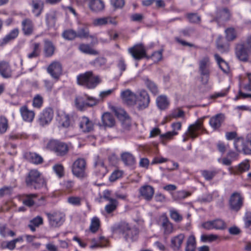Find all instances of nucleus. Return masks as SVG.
<instances>
[{
	"label": "nucleus",
	"mask_w": 251,
	"mask_h": 251,
	"mask_svg": "<svg viewBox=\"0 0 251 251\" xmlns=\"http://www.w3.org/2000/svg\"><path fill=\"white\" fill-rule=\"evenodd\" d=\"M30 5L32 7V13L36 17H39L44 9V1L42 0H31Z\"/></svg>",
	"instance_id": "6ab92c4d"
},
{
	"label": "nucleus",
	"mask_w": 251,
	"mask_h": 251,
	"mask_svg": "<svg viewBox=\"0 0 251 251\" xmlns=\"http://www.w3.org/2000/svg\"><path fill=\"white\" fill-rule=\"evenodd\" d=\"M121 98L123 101L128 105H133L137 100L136 95L131 90L126 89L121 93Z\"/></svg>",
	"instance_id": "f8f14e48"
},
{
	"label": "nucleus",
	"mask_w": 251,
	"mask_h": 251,
	"mask_svg": "<svg viewBox=\"0 0 251 251\" xmlns=\"http://www.w3.org/2000/svg\"><path fill=\"white\" fill-rule=\"evenodd\" d=\"M188 21L194 24H199L201 21V18L197 13H188L186 15Z\"/></svg>",
	"instance_id": "603ef678"
},
{
	"label": "nucleus",
	"mask_w": 251,
	"mask_h": 251,
	"mask_svg": "<svg viewBox=\"0 0 251 251\" xmlns=\"http://www.w3.org/2000/svg\"><path fill=\"white\" fill-rule=\"evenodd\" d=\"M226 38L228 41L234 40L236 37V32L233 27H228L225 30Z\"/></svg>",
	"instance_id": "37998d69"
},
{
	"label": "nucleus",
	"mask_w": 251,
	"mask_h": 251,
	"mask_svg": "<svg viewBox=\"0 0 251 251\" xmlns=\"http://www.w3.org/2000/svg\"><path fill=\"white\" fill-rule=\"evenodd\" d=\"M129 52L136 60H140L146 55V50L144 46L140 44L128 49Z\"/></svg>",
	"instance_id": "9b49d317"
},
{
	"label": "nucleus",
	"mask_w": 251,
	"mask_h": 251,
	"mask_svg": "<svg viewBox=\"0 0 251 251\" xmlns=\"http://www.w3.org/2000/svg\"><path fill=\"white\" fill-rule=\"evenodd\" d=\"M50 226L52 227H58L63 224L65 215L60 212H54L52 213H47Z\"/></svg>",
	"instance_id": "1a4fd4ad"
},
{
	"label": "nucleus",
	"mask_w": 251,
	"mask_h": 251,
	"mask_svg": "<svg viewBox=\"0 0 251 251\" xmlns=\"http://www.w3.org/2000/svg\"><path fill=\"white\" fill-rule=\"evenodd\" d=\"M99 103L97 99L85 95L84 97H77L75 99V105L77 108L81 111L88 107H92Z\"/></svg>",
	"instance_id": "7ed1b4c3"
},
{
	"label": "nucleus",
	"mask_w": 251,
	"mask_h": 251,
	"mask_svg": "<svg viewBox=\"0 0 251 251\" xmlns=\"http://www.w3.org/2000/svg\"><path fill=\"white\" fill-rule=\"evenodd\" d=\"M170 214L171 218L176 222H180L182 220V216L175 209H170Z\"/></svg>",
	"instance_id": "052dcab7"
},
{
	"label": "nucleus",
	"mask_w": 251,
	"mask_h": 251,
	"mask_svg": "<svg viewBox=\"0 0 251 251\" xmlns=\"http://www.w3.org/2000/svg\"><path fill=\"white\" fill-rule=\"evenodd\" d=\"M46 148L54 151L57 155L61 156L66 155L69 151V147L66 143L55 140L49 141Z\"/></svg>",
	"instance_id": "20e7f679"
},
{
	"label": "nucleus",
	"mask_w": 251,
	"mask_h": 251,
	"mask_svg": "<svg viewBox=\"0 0 251 251\" xmlns=\"http://www.w3.org/2000/svg\"><path fill=\"white\" fill-rule=\"evenodd\" d=\"M163 228V232L165 235H169L173 232L174 227L173 224L169 221L167 217L163 218L161 224Z\"/></svg>",
	"instance_id": "f704fd0d"
},
{
	"label": "nucleus",
	"mask_w": 251,
	"mask_h": 251,
	"mask_svg": "<svg viewBox=\"0 0 251 251\" xmlns=\"http://www.w3.org/2000/svg\"><path fill=\"white\" fill-rule=\"evenodd\" d=\"M89 8L93 11L100 12L104 9V4L101 0H91L89 3Z\"/></svg>",
	"instance_id": "2f4dec72"
},
{
	"label": "nucleus",
	"mask_w": 251,
	"mask_h": 251,
	"mask_svg": "<svg viewBox=\"0 0 251 251\" xmlns=\"http://www.w3.org/2000/svg\"><path fill=\"white\" fill-rule=\"evenodd\" d=\"M25 156L29 162L35 164H40L43 162V158L35 152H27Z\"/></svg>",
	"instance_id": "7c9ffc66"
},
{
	"label": "nucleus",
	"mask_w": 251,
	"mask_h": 251,
	"mask_svg": "<svg viewBox=\"0 0 251 251\" xmlns=\"http://www.w3.org/2000/svg\"><path fill=\"white\" fill-rule=\"evenodd\" d=\"M57 120L63 127H67L70 126V120L69 116L64 112L59 114Z\"/></svg>",
	"instance_id": "58836bf2"
},
{
	"label": "nucleus",
	"mask_w": 251,
	"mask_h": 251,
	"mask_svg": "<svg viewBox=\"0 0 251 251\" xmlns=\"http://www.w3.org/2000/svg\"><path fill=\"white\" fill-rule=\"evenodd\" d=\"M62 37L67 40H73L77 37L76 32L73 29H68L63 31Z\"/></svg>",
	"instance_id": "a18cd8bd"
},
{
	"label": "nucleus",
	"mask_w": 251,
	"mask_h": 251,
	"mask_svg": "<svg viewBox=\"0 0 251 251\" xmlns=\"http://www.w3.org/2000/svg\"><path fill=\"white\" fill-rule=\"evenodd\" d=\"M8 127L7 119L3 116H0V132L1 133L5 132Z\"/></svg>",
	"instance_id": "5fc2aeb1"
},
{
	"label": "nucleus",
	"mask_w": 251,
	"mask_h": 251,
	"mask_svg": "<svg viewBox=\"0 0 251 251\" xmlns=\"http://www.w3.org/2000/svg\"><path fill=\"white\" fill-rule=\"evenodd\" d=\"M25 183L27 186L39 189L46 186L45 179L41 176V174L37 170H31L25 178Z\"/></svg>",
	"instance_id": "f03ea898"
},
{
	"label": "nucleus",
	"mask_w": 251,
	"mask_h": 251,
	"mask_svg": "<svg viewBox=\"0 0 251 251\" xmlns=\"http://www.w3.org/2000/svg\"><path fill=\"white\" fill-rule=\"evenodd\" d=\"M184 238L185 235L183 233H180L172 238L170 247L174 251H179Z\"/></svg>",
	"instance_id": "aec40b11"
},
{
	"label": "nucleus",
	"mask_w": 251,
	"mask_h": 251,
	"mask_svg": "<svg viewBox=\"0 0 251 251\" xmlns=\"http://www.w3.org/2000/svg\"><path fill=\"white\" fill-rule=\"evenodd\" d=\"M244 221L245 223V227L251 230V212H247L246 213L245 216L244 218Z\"/></svg>",
	"instance_id": "e2e57ef3"
},
{
	"label": "nucleus",
	"mask_w": 251,
	"mask_h": 251,
	"mask_svg": "<svg viewBox=\"0 0 251 251\" xmlns=\"http://www.w3.org/2000/svg\"><path fill=\"white\" fill-rule=\"evenodd\" d=\"M218 173L217 171L203 170L201 172L202 176L206 180H211Z\"/></svg>",
	"instance_id": "864d4df0"
},
{
	"label": "nucleus",
	"mask_w": 251,
	"mask_h": 251,
	"mask_svg": "<svg viewBox=\"0 0 251 251\" xmlns=\"http://www.w3.org/2000/svg\"><path fill=\"white\" fill-rule=\"evenodd\" d=\"M56 14L55 12L51 11L46 15V21L49 27H53L55 25Z\"/></svg>",
	"instance_id": "4c0bfd02"
},
{
	"label": "nucleus",
	"mask_w": 251,
	"mask_h": 251,
	"mask_svg": "<svg viewBox=\"0 0 251 251\" xmlns=\"http://www.w3.org/2000/svg\"><path fill=\"white\" fill-rule=\"evenodd\" d=\"M43 103V98L39 95H36L33 100V106L39 108L41 107Z\"/></svg>",
	"instance_id": "680f3d73"
},
{
	"label": "nucleus",
	"mask_w": 251,
	"mask_h": 251,
	"mask_svg": "<svg viewBox=\"0 0 251 251\" xmlns=\"http://www.w3.org/2000/svg\"><path fill=\"white\" fill-rule=\"evenodd\" d=\"M0 74L4 78H10L12 75V71L8 62H0Z\"/></svg>",
	"instance_id": "5701e85b"
},
{
	"label": "nucleus",
	"mask_w": 251,
	"mask_h": 251,
	"mask_svg": "<svg viewBox=\"0 0 251 251\" xmlns=\"http://www.w3.org/2000/svg\"><path fill=\"white\" fill-rule=\"evenodd\" d=\"M140 196L147 201H151L154 194V188L150 185H145L139 189Z\"/></svg>",
	"instance_id": "2eb2a0df"
},
{
	"label": "nucleus",
	"mask_w": 251,
	"mask_h": 251,
	"mask_svg": "<svg viewBox=\"0 0 251 251\" xmlns=\"http://www.w3.org/2000/svg\"><path fill=\"white\" fill-rule=\"evenodd\" d=\"M86 161L83 158H78L73 164L72 170L74 176L82 178L85 176Z\"/></svg>",
	"instance_id": "423d86ee"
},
{
	"label": "nucleus",
	"mask_w": 251,
	"mask_h": 251,
	"mask_svg": "<svg viewBox=\"0 0 251 251\" xmlns=\"http://www.w3.org/2000/svg\"><path fill=\"white\" fill-rule=\"evenodd\" d=\"M118 205V202L116 200L112 201L105 206V210L107 213L110 214L117 209Z\"/></svg>",
	"instance_id": "09e8293b"
},
{
	"label": "nucleus",
	"mask_w": 251,
	"mask_h": 251,
	"mask_svg": "<svg viewBox=\"0 0 251 251\" xmlns=\"http://www.w3.org/2000/svg\"><path fill=\"white\" fill-rule=\"evenodd\" d=\"M139 108L145 109L149 106L150 102L149 95L145 90H141L139 92L138 97L137 98Z\"/></svg>",
	"instance_id": "dca6fc26"
},
{
	"label": "nucleus",
	"mask_w": 251,
	"mask_h": 251,
	"mask_svg": "<svg viewBox=\"0 0 251 251\" xmlns=\"http://www.w3.org/2000/svg\"><path fill=\"white\" fill-rule=\"evenodd\" d=\"M79 127L83 132H88L93 129L94 125L87 117H83L80 122Z\"/></svg>",
	"instance_id": "393cba45"
},
{
	"label": "nucleus",
	"mask_w": 251,
	"mask_h": 251,
	"mask_svg": "<svg viewBox=\"0 0 251 251\" xmlns=\"http://www.w3.org/2000/svg\"><path fill=\"white\" fill-rule=\"evenodd\" d=\"M213 227L216 229H223L226 228V224L221 219H217L213 221Z\"/></svg>",
	"instance_id": "bf43d9fd"
},
{
	"label": "nucleus",
	"mask_w": 251,
	"mask_h": 251,
	"mask_svg": "<svg viewBox=\"0 0 251 251\" xmlns=\"http://www.w3.org/2000/svg\"><path fill=\"white\" fill-rule=\"evenodd\" d=\"M130 227V226L128 223L125 221H121L115 225L113 228L114 231L122 233L125 236Z\"/></svg>",
	"instance_id": "cd10ccee"
},
{
	"label": "nucleus",
	"mask_w": 251,
	"mask_h": 251,
	"mask_svg": "<svg viewBox=\"0 0 251 251\" xmlns=\"http://www.w3.org/2000/svg\"><path fill=\"white\" fill-rule=\"evenodd\" d=\"M202 125L203 120L201 119L198 120L194 124L190 125L187 130L188 135L192 139L197 137L199 135V131L203 128Z\"/></svg>",
	"instance_id": "ddd939ff"
},
{
	"label": "nucleus",
	"mask_w": 251,
	"mask_h": 251,
	"mask_svg": "<svg viewBox=\"0 0 251 251\" xmlns=\"http://www.w3.org/2000/svg\"><path fill=\"white\" fill-rule=\"evenodd\" d=\"M235 54L240 61L246 62L249 61L251 51L245 48L243 43H237L235 47Z\"/></svg>",
	"instance_id": "0eeeda50"
},
{
	"label": "nucleus",
	"mask_w": 251,
	"mask_h": 251,
	"mask_svg": "<svg viewBox=\"0 0 251 251\" xmlns=\"http://www.w3.org/2000/svg\"><path fill=\"white\" fill-rule=\"evenodd\" d=\"M37 196L35 194H24L23 196V203L27 206L31 207L34 204L35 202L33 199L36 198Z\"/></svg>",
	"instance_id": "c9c22d12"
},
{
	"label": "nucleus",
	"mask_w": 251,
	"mask_h": 251,
	"mask_svg": "<svg viewBox=\"0 0 251 251\" xmlns=\"http://www.w3.org/2000/svg\"><path fill=\"white\" fill-rule=\"evenodd\" d=\"M102 125L104 127H111L115 125L113 116L109 112L104 113L101 116Z\"/></svg>",
	"instance_id": "b1692460"
},
{
	"label": "nucleus",
	"mask_w": 251,
	"mask_h": 251,
	"mask_svg": "<svg viewBox=\"0 0 251 251\" xmlns=\"http://www.w3.org/2000/svg\"><path fill=\"white\" fill-rule=\"evenodd\" d=\"M157 106L161 110L165 109L169 105V102L165 96H160L156 99Z\"/></svg>",
	"instance_id": "ea45409f"
},
{
	"label": "nucleus",
	"mask_w": 251,
	"mask_h": 251,
	"mask_svg": "<svg viewBox=\"0 0 251 251\" xmlns=\"http://www.w3.org/2000/svg\"><path fill=\"white\" fill-rule=\"evenodd\" d=\"M89 27V25L83 24L82 26L79 27L77 29V32H76L77 37L81 39L90 38L93 41H95L97 43V39L96 36L90 34Z\"/></svg>",
	"instance_id": "4468645a"
},
{
	"label": "nucleus",
	"mask_w": 251,
	"mask_h": 251,
	"mask_svg": "<svg viewBox=\"0 0 251 251\" xmlns=\"http://www.w3.org/2000/svg\"><path fill=\"white\" fill-rule=\"evenodd\" d=\"M22 29L25 35L31 34L33 31V24L32 21L29 19H25L22 21Z\"/></svg>",
	"instance_id": "bb28decb"
},
{
	"label": "nucleus",
	"mask_w": 251,
	"mask_h": 251,
	"mask_svg": "<svg viewBox=\"0 0 251 251\" xmlns=\"http://www.w3.org/2000/svg\"><path fill=\"white\" fill-rule=\"evenodd\" d=\"M218 238V235H214V234H210V235H202L201 236V240L203 242H212Z\"/></svg>",
	"instance_id": "0e129e2a"
},
{
	"label": "nucleus",
	"mask_w": 251,
	"mask_h": 251,
	"mask_svg": "<svg viewBox=\"0 0 251 251\" xmlns=\"http://www.w3.org/2000/svg\"><path fill=\"white\" fill-rule=\"evenodd\" d=\"M77 81L79 85L88 89H93L100 83L101 79L99 76L94 75L92 71H88L78 75Z\"/></svg>",
	"instance_id": "f257e3e1"
},
{
	"label": "nucleus",
	"mask_w": 251,
	"mask_h": 251,
	"mask_svg": "<svg viewBox=\"0 0 251 251\" xmlns=\"http://www.w3.org/2000/svg\"><path fill=\"white\" fill-rule=\"evenodd\" d=\"M53 117V111L51 108H47L41 114L39 118L40 124L46 125L51 122Z\"/></svg>",
	"instance_id": "f3484780"
},
{
	"label": "nucleus",
	"mask_w": 251,
	"mask_h": 251,
	"mask_svg": "<svg viewBox=\"0 0 251 251\" xmlns=\"http://www.w3.org/2000/svg\"><path fill=\"white\" fill-rule=\"evenodd\" d=\"M114 112L117 118L122 121L129 117L126 112L122 108L115 109Z\"/></svg>",
	"instance_id": "6e6d98bb"
},
{
	"label": "nucleus",
	"mask_w": 251,
	"mask_h": 251,
	"mask_svg": "<svg viewBox=\"0 0 251 251\" xmlns=\"http://www.w3.org/2000/svg\"><path fill=\"white\" fill-rule=\"evenodd\" d=\"M121 159L124 164L127 166H132L135 163V159L130 152H125L121 154Z\"/></svg>",
	"instance_id": "72a5a7b5"
},
{
	"label": "nucleus",
	"mask_w": 251,
	"mask_h": 251,
	"mask_svg": "<svg viewBox=\"0 0 251 251\" xmlns=\"http://www.w3.org/2000/svg\"><path fill=\"white\" fill-rule=\"evenodd\" d=\"M20 112L23 120L25 121L31 122L32 121L35 114L32 110L28 109L27 107H22L20 109Z\"/></svg>",
	"instance_id": "473e14b6"
},
{
	"label": "nucleus",
	"mask_w": 251,
	"mask_h": 251,
	"mask_svg": "<svg viewBox=\"0 0 251 251\" xmlns=\"http://www.w3.org/2000/svg\"><path fill=\"white\" fill-rule=\"evenodd\" d=\"M19 34V30L18 28H15L11 31V32L6 35L2 40V43L6 44L10 41L13 40L17 37Z\"/></svg>",
	"instance_id": "c03bdc74"
},
{
	"label": "nucleus",
	"mask_w": 251,
	"mask_h": 251,
	"mask_svg": "<svg viewBox=\"0 0 251 251\" xmlns=\"http://www.w3.org/2000/svg\"><path fill=\"white\" fill-rule=\"evenodd\" d=\"M196 239L193 235H191L187 240L185 251H196Z\"/></svg>",
	"instance_id": "e433bc0d"
},
{
	"label": "nucleus",
	"mask_w": 251,
	"mask_h": 251,
	"mask_svg": "<svg viewBox=\"0 0 251 251\" xmlns=\"http://www.w3.org/2000/svg\"><path fill=\"white\" fill-rule=\"evenodd\" d=\"M122 175L123 172L122 171L119 170L115 171L109 177V180L112 182L115 181L117 179L121 177Z\"/></svg>",
	"instance_id": "338daca9"
},
{
	"label": "nucleus",
	"mask_w": 251,
	"mask_h": 251,
	"mask_svg": "<svg viewBox=\"0 0 251 251\" xmlns=\"http://www.w3.org/2000/svg\"><path fill=\"white\" fill-rule=\"evenodd\" d=\"M210 60L207 56L204 57L199 62V72L201 75V81L203 84H207L210 75Z\"/></svg>",
	"instance_id": "39448f33"
},
{
	"label": "nucleus",
	"mask_w": 251,
	"mask_h": 251,
	"mask_svg": "<svg viewBox=\"0 0 251 251\" xmlns=\"http://www.w3.org/2000/svg\"><path fill=\"white\" fill-rule=\"evenodd\" d=\"M40 44L35 43L33 44V50L27 55L29 58H35L38 57L40 54Z\"/></svg>",
	"instance_id": "3c124183"
},
{
	"label": "nucleus",
	"mask_w": 251,
	"mask_h": 251,
	"mask_svg": "<svg viewBox=\"0 0 251 251\" xmlns=\"http://www.w3.org/2000/svg\"><path fill=\"white\" fill-rule=\"evenodd\" d=\"M53 169L59 177H61L63 175L64 168L62 165H55L53 166Z\"/></svg>",
	"instance_id": "774afa93"
},
{
	"label": "nucleus",
	"mask_w": 251,
	"mask_h": 251,
	"mask_svg": "<svg viewBox=\"0 0 251 251\" xmlns=\"http://www.w3.org/2000/svg\"><path fill=\"white\" fill-rule=\"evenodd\" d=\"M109 18L106 17L95 19L93 21V24L95 26H102L108 24Z\"/></svg>",
	"instance_id": "13d9d810"
},
{
	"label": "nucleus",
	"mask_w": 251,
	"mask_h": 251,
	"mask_svg": "<svg viewBox=\"0 0 251 251\" xmlns=\"http://www.w3.org/2000/svg\"><path fill=\"white\" fill-rule=\"evenodd\" d=\"M47 71L53 78L58 79L62 74V65L60 62L54 61L49 66Z\"/></svg>",
	"instance_id": "9d476101"
},
{
	"label": "nucleus",
	"mask_w": 251,
	"mask_h": 251,
	"mask_svg": "<svg viewBox=\"0 0 251 251\" xmlns=\"http://www.w3.org/2000/svg\"><path fill=\"white\" fill-rule=\"evenodd\" d=\"M107 240L103 236H100L99 237V241L97 242L94 245L90 246L91 249H94L97 247H104L107 246Z\"/></svg>",
	"instance_id": "4d7b16f0"
},
{
	"label": "nucleus",
	"mask_w": 251,
	"mask_h": 251,
	"mask_svg": "<svg viewBox=\"0 0 251 251\" xmlns=\"http://www.w3.org/2000/svg\"><path fill=\"white\" fill-rule=\"evenodd\" d=\"M214 57L219 64V67L224 72H226V69H228L227 63L224 60H223L218 54H215L214 55Z\"/></svg>",
	"instance_id": "8fccbe9b"
},
{
	"label": "nucleus",
	"mask_w": 251,
	"mask_h": 251,
	"mask_svg": "<svg viewBox=\"0 0 251 251\" xmlns=\"http://www.w3.org/2000/svg\"><path fill=\"white\" fill-rule=\"evenodd\" d=\"M225 119L224 114L222 113L218 114L210 118L209 124L214 129H217L221 127Z\"/></svg>",
	"instance_id": "412c9836"
},
{
	"label": "nucleus",
	"mask_w": 251,
	"mask_h": 251,
	"mask_svg": "<svg viewBox=\"0 0 251 251\" xmlns=\"http://www.w3.org/2000/svg\"><path fill=\"white\" fill-rule=\"evenodd\" d=\"M143 80L146 87L152 94L154 95L158 94L159 92L158 88L154 82L149 79L148 77H143Z\"/></svg>",
	"instance_id": "c756f323"
},
{
	"label": "nucleus",
	"mask_w": 251,
	"mask_h": 251,
	"mask_svg": "<svg viewBox=\"0 0 251 251\" xmlns=\"http://www.w3.org/2000/svg\"><path fill=\"white\" fill-rule=\"evenodd\" d=\"M100 226V221L97 217H94L91 220V223L90 226V230L93 233L96 232Z\"/></svg>",
	"instance_id": "de8ad7c7"
},
{
	"label": "nucleus",
	"mask_w": 251,
	"mask_h": 251,
	"mask_svg": "<svg viewBox=\"0 0 251 251\" xmlns=\"http://www.w3.org/2000/svg\"><path fill=\"white\" fill-rule=\"evenodd\" d=\"M190 194L184 191H178L172 194L173 199L174 201H177L184 199Z\"/></svg>",
	"instance_id": "79ce46f5"
},
{
	"label": "nucleus",
	"mask_w": 251,
	"mask_h": 251,
	"mask_svg": "<svg viewBox=\"0 0 251 251\" xmlns=\"http://www.w3.org/2000/svg\"><path fill=\"white\" fill-rule=\"evenodd\" d=\"M139 232V229L137 227L135 226H130L127 232H126V235L124 236V238L127 241H134L137 239Z\"/></svg>",
	"instance_id": "a878e982"
},
{
	"label": "nucleus",
	"mask_w": 251,
	"mask_h": 251,
	"mask_svg": "<svg viewBox=\"0 0 251 251\" xmlns=\"http://www.w3.org/2000/svg\"><path fill=\"white\" fill-rule=\"evenodd\" d=\"M55 49V47L52 42L48 39L44 40V52L46 57L51 56L54 53Z\"/></svg>",
	"instance_id": "c85d7f7f"
},
{
	"label": "nucleus",
	"mask_w": 251,
	"mask_h": 251,
	"mask_svg": "<svg viewBox=\"0 0 251 251\" xmlns=\"http://www.w3.org/2000/svg\"><path fill=\"white\" fill-rule=\"evenodd\" d=\"M231 17V14L227 8H219L217 10L215 20L218 22L228 21Z\"/></svg>",
	"instance_id": "a211bd4d"
},
{
	"label": "nucleus",
	"mask_w": 251,
	"mask_h": 251,
	"mask_svg": "<svg viewBox=\"0 0 251 251\" xmlns=\"http://www.w3.org/2000/svg\"><path fill=\"white\" fill-rule=\"evenodd\" d=\"M250 167V165L249 161L245 160L239 164L235 169L229 168V171L230 174L236 175L248 171Z\"/></svg>",
	"instance_id": "4be33fe9"
},
{
	"label": "nucleus",
	"mask_w": 251,
	"mask_h": 251,
	"mask_svg": "<svg viewBox=\"0 0 251 251\" xmlns=\"http://www.w3.org/2000/svg\"><path fill=\"white\" fill-rule=\"evenodd\" d=\"M243 198L241 194L237 192L233 193L229 200L230 209L234 211H238L243 205Z\"/></svg>",
	"instance_id": "6e6552de"
},
{
	"label": "nucleus",
	"mask_w": 251,
	"mask_h": 251,
	"mask_svg": "<svg viewBox=\"0 0 251 251\" xmlns=\"http://www.w3.org/2000/svg\"><path fill=\"white\" fill-rule=\"evenodd\" d=\"M81 198L78 197H70L68 198V202L74 205L79 206L81 204Z\"/></svg>",
	"instance_id": "69168bd1"
},
{
	"label": "nucleus",
	"mask_w": 251,
	"mask_h": 251,
	"mask_svg": "<svg viewBox=\"0 0 251 251\" xmlns=\"http://www.w3.org/2000/svg\"><path fill=\"white\" fill-rule=\"evenodd\" d=\"M79 50L82 52L89 54L97 55L98 52L93 49L88 44H81L79 45Z\"/></svg>",
	"instance_id": "a19ab883"
},
{
	"label": "nucleus",
	"mask_w": 251,
	"mask_h": 251,
	"mask_svg": "<svg viewBox=\"0 0 251 251\" xmlns=\"http://www.w3.org/2000/svg\"><path fill=\"white\" fill-rule=\"evenodd\" d=\"M95 166L97 170L99 171L98 173L100 175L103 176L106 173V168L105 167L102 160H98L96 162Z\"/></svg>",
	"instance_id": "49530a36"
}]
</instances>
